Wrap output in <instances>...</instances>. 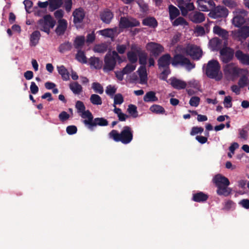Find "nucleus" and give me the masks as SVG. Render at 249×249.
Here are the masks:
<instances>
[{
	"instance_id": "49530a36",
	"label": "nucleus",
	"mask_w": 249,
	"mask_h": 249,
	"mask_svg": "<svg viewBox=\"0 0 249 249\" xmlns=\"http://www.w3.org/2000/svg\"><path fill=\"white\" fill-rule=\"evenodd\" d=\"M249 83V79L247 76L245 75H243L240 78L238 85L241 88H243L248 85Z\"/></svg>"
},
{
	"instance_id": "a18cd8bd",
	"label": "nucleus",
	"mask_w": 249,
	"mask_h": 249,
	"mask_svg": "<svg viewBox=\"0 0 249 249\" xmlns=\"http://www.w3.org/2000/svg\"><path fill=\"white\" fill-rule=\"evenodd\" d=\"M107 45L106 43L96 45L93 49L95 52L104 53L107 51Z\"/></svg>"
},
{
	"instance_id": "393cba45",
	"label": "nucleus",
	"mask_w": 249,
	"mask_h": 249,
	"mask_svg": "<svg viewBox=\"0 0 249 249\" xmlns=\"http://www.w3.org/2000/svg\"><path fill=\"white\" fill-rule=\"evenodd\" d=\"M108 124V121L104 118H95L94 119L92 124L90 126V130H93L94 127L97 125L104 126H107Z\"/></svg>"
},
{
	"instance_id": "2f4dec72",
	"label": "nucleus",
	"mask_w": 249,
	"mask_h": 249,
	"mask_svg": "<svg viewBox=\"0 0 249 249\" xmlns=\"http://www.w3.org/2000/svg\"><path fill=\"white\" fill-rule=\"evenodd\" d=\"M40 36V33L38 31H35L33 32L30 36V46H36L38 43Z\"/></svg>"
},
{
	"instance_id": "bf43d9fd",
	"label": "nucleus",
	"mask_w": 249,
	"mask_h": 249,
	"mask_svg": "<svg viewBox=\"0 0 249 249\" xmlns=\"http://www.w3.org/2000/svg\"><path fill=\"white\" fill-rule=\"evenodd\" d=\"M75 107L77 110L78 113H81L85 110L86 107L84 103L81 101H77L75 104Z\"/></svg>"
},
{
	"instance_id": "72a5a7b5",
	"label": "nucleus",
	"mask_w": 249,
	"mask_h": 249,
	"mask_svg": "<svg viewBox=\"0 0 249 249\" xmlns=\"http://www.w3.org/2000/svg\"><path fill=\"white\" fill-rule=\"evenodd\" d=\"M49 2V10L53 12L57 9L63 4V0H48Z\"/></svg>"
},
{
	"instance_id": "f3484780",
	"label": "nucleus",
	"mask_w": 249,
	"mask_h": 249,
	"mask_svg": "<svg viewBox=\"0 0 249 249\" xmlns=\"http://www.w3.org/2000/svg\"><path fill=\"white\" fill-rule=\"evenodd\" d=\"M171 57L170 54L166 53L160 56L158 60V65L159 69L169 68L171 63Z\"/></svg>"
},
{
	"instance_id": "9b49d317",
	"label": "nucleus",
	"mask_w": 249,
	"mask_h": 249,
	"mask_svg": "<svg viewBox=\"0 0 249 249\" xmlns=\"http://www.w3.org/2000/svg\"><path fill=\"white\" fill-rule=\"evenodd\" d=\"M191 0H177L178 6L180 9L181 14L183 16L187 15L188 11H191L195 9V6Z\"/></svg>"
},
{
	"instance_id": "8fccbe9b",
	"label": "nucleus",
	"mask_w": 249,
	"mask_h": 249,
	"mask_svg": "<svg viewBox=\"0 0 249 249\" xmlns=\"http://www.w3.org/2000/svg\"><path fill=\"white\" fill-rule=\"evenodd\" d=\"M92 88L96 93L102 94L104 92L102 86L98 82H94L92 84Z\"/></svg>"
},
{
	"instance_id": "79ce46f5",
	"label": "nucleus",
	"mask_w": 249,
	"mask_h": 249,
	"mask_svg": "<svg viewBox=\"0 0 249 249\" xmlns=\"http://www.w3.org/2000/svg\"><path fill=\"white\" fill-rule=\"evenodd\" d=\"M209 43L212 49L216 50L220 48L222 43V40L218 38L215 37L210 40Z\"/></svg>"
},
{
	"instance_id": "4d7b16f0",
	"label": "nucleus",
	"mask_w": 249,
	"mask_h": 249,
	"mask_svg": "<svg viewBox=\"0 0 249 249\" xmlns=\"http://www.w3.org/2000/svg\"><path fill=\"white\" fill-rule=\"evenodd\" d=\"M164 70L161 72L160 75V79L164 81H166L168 75L170 73L169 68H164Z\"/></svg>"
},
{
	"instance_id": "e433bc0d",
	"label": "nucleus",
	"mask_w": 249,
	"mask_h": 249,
	"mask_svg": "<svg viewBox=\"0 0 249 249\" xmlns=\"http://www.w3.org/2000/svg\"><path fill=\"white\" fill-rule=\"evenodd\" d=\"M170 18L171 20L175 19L180 14L178 9L173 5L169 6Z\"/></svg>"
},
{
	"instance_id": "c9c22d12",
	"label": "nucleus",
	"mask_w": 249,
	"mask_h": 249,
	"mask_svg": "<svg viewBox=\"0 0 249 249\" xmlns=\"http://www.w3.org/2000/svg\"><path fill=\"white\" fill-rule=\"evenodd\" d=\"M72 48V45L71 43L69 41H66L59 45L58 50L60 53H63L66 52L71 51Z\"/></svg>"
},
{
	"instance_id": "774afa93",
	"label": "nucleus",
	"mask_w": 249,
	"mask_h": 249,
	"mask_svg": "<svg viewBox=\"0 0 249 249\" xmlns=\"http://www.w3.org/2000/svg\"><path fill=\"white\" fill-rule=\"evenodd\" d=\"M39 90L38 87L36 86L34 82H32L30 86L31 92L33 94H36Z\"/></svg>"
},
{
	"instance_id": "ea45409f",
	"label": "nucleus",
	"mask_w": 249,
	"mask_h": 249,
	"mask_svg": "<svg viewBox=\"0 0 249 249\" xmlns=\"http://www.w3.org/2000/svg\"><path fill=\"white\" fill-rule=\"evenodd\" d=\"M75 59L79 62L82 64L87 63V58L85 55L84 52L81 50H77V53L75 55Z\"/></svg>"
},
{
	"instance_id": "680f3d73",
	"label": "nucleus",
	"mask_w": 249,
	"mask_h": 249,
	"mask_svg": "<svg viewBox=\"0 0 249 249\" xmlns=\"http://www.w3.org/2000/svg\"><path fill=\"white\" fill-rule=\"evenodd\" d=\"M232 98L230 96H226L224 100V107L226 108H230L232 107Z\"/></svg>"
},
{
	"instance_id": "f8f14e48",
	"label": "nucleus",
	"mask_w": 249,
	"mask_h": 249,
	"mask_svg": "<svg viewBox=\"0 0 249 249\" xmlns=\"http://www.w3.org/2000/svg\"><path fill=\"white\" fill-rule=\"evenodd\" d=\"M228 15V10L223 6L214 7L210 11L209 15L213 18H225Z\"/></svg>"
},
{
	"instance_id": "09e8293b",
	"label": "nucleus",
	"mask_w": 249,
	"mask_h": 249,
	"mask_svg": "<svg viewBox=\"0 0 249 249\" xmlns=\"http://www.w3.org/2000/svg\"><path fill=\"white\" fill-rule=\"evenodd\" d=\"M131 63L127 64L122 70L124 73L127 74L134 71L136 67L135 65Z\"/></svg>"
},
{
	"instance_id": "0eeeda50",
	"label": "nucleus",
	"mask_w": 249,
	"mask_h": 249,
	"mask_svg": "<svg viewBox=\"0 0 249 249\" xmlns=\"http://www.w3.org/2000/svg\"><path fill=\"white\" fill-rule=\"evenodd\" d=\"M224 72L226 77L229 79L234 80L239 76L241 69L233 63L227 64L224 67Z\"/></svg>"
},
{
	"instance_id": "a19ab883",
	"label": "nucleus",
	"mask_w": 249,
	"mask_h": 249,
	"mask_svg": "<svg viewBox=\"0 0 249 249\" xmlns=\"http://www.w3.org/2000/svg\"><path fill=\"white\" fill-rule=\"evenodd\" d=\"M242 15L238 14L235 16L232 19V23L236 27H239L241 26L245 22V19Z\"/></svg>"
},
{
	"instance_id": "ddd939ff",
	"label": "nucleus",
	"mask_w": 249,
	"mask_h": 249,
	"mask_svg": "<svg viewBox=\"0 0 249 249\" xmlns=\"http://www.w3.org/2000/svg\"><path fill=\"white\" fill-rule=\"evenodd\" d=\"M234 50L230 47H223L220 51V58L222 61L227 64L230 62L234 56Z\"/></svg>"
},
{
	"instance_id": "c756f323",
	"label": "nucleus",
	"mask_w": 249,
	"mask_h": 249,
	"mask_svg": "<svg viewBox=\"0 0 249 249\" xmlns=\"http://www.w3.org/2000/svg\"><path fill=\"white\" fill-rule=\"evenodd\" d=\"M191 20L195 23H201L205 20L204 14L201 12L196 11L191 17Z\"/></svg>"
},
{
	"instance_id": "423d86ee",
	"label": "nucleus",
	"mask_w": 249,
	"mask_h": 249,
	"mask_svg": "<svg viewBox=\"0 0 249 249\" xmlns=\"http://www.w3.org/2000/svg\"><path fill=\"white\" fill-rule=\"evenodd\" d=\"M220 65L217 60L212 59L210 60L207 65L205 73L210 78H215L219 72Z\"/></svg>"
},
{
	"instance_id": "412c9836",
	"label": "nucleus",
	"mask_w": 249,
	"mask_h": 249,
	"mask_svg": "<svg viewBox=\"0 0 249 249\" xmlns=\"http://www.w3.org/2000/svg\"><path fill=\"white\" fill-rule=\"evenodd\" d=\"M171 85L175 89L180 90L184 89L187 86L185 81L177 79L175 77H172L170 79Z\"/></svg>"
},
{
	"instance_id": "69168bd1",
	"label": "nucleus",
	"mask_w": 249,
	"mask_h": 249,
	"mask_svg": "<svg viewBox=\"0 0 249 249\" xmlns=\"http://www.w3.org/2000/svg\"><path fill=\"white\" fill-rule=\"evenodd\" d=\"M126 50V45L124 44L117 45L116 46V50L117 53L120 54H124Z\"/></svg>"
},
{
	"instance_id": "4468645a",
	"label": "nucleus",
	"mask_w": 249,
	"mask_h": 249,
	"mask_svg": "<svg viewBox=\"0 0 249 249\" xmlns=\"http://www.w3.org/2000/svg\"><path fill=\"white\" fill-rule=\"evenodd\" d=\"M146 48L156 57L164 51V48L161 45L154 42L148 43L146 44Z\"/></svg>"
},
{
	"instance_id": "cd10ccee",
	"label": "nucleus",
	"mask_w": 249,
	"mask_h": 249,
	"mask_svg": "<svg viewBox=\"0 0 249 249\" xmlns=\"http://www.w3.org/2000/svg\"><path fill=\"white\" fill-rule=\"evenodd\" d=\"M86 42L85 37L83 36H77L73 41L74 47L79 50H81Z\"/></svg>"
},
{
	"instance_id": "e2e57ef3",
	"label": "nucleus",
	"mask_w": 249,
	"mask_h": 249,
	"mask_svg": "<svg viewBox=\"0 0 249 249\" xmlns=\"http://www.w3.org/2000/svg\"><path fill=\"white\" fill-rule=\"evenodd\" d=\"M77 131V127L75 125H69L66 128V132L69 135L75 134Z\"/></svg>"
},
{
	"instance_id": "58836bf2",
	"label": "nucleus",
	"mask_w": 249,
	"mask_h": 249,
	"mask_svg": "<svg viewBox=\"0 0 249 249\" xmlns=\"http://www.w3.org/2000/svg\"><path fill=\"white\" fill-rule=\"evenodd\" d=\"M89 63L91 67L96 69H99L102 67V62L98 57H91L89 59Z\"/></svg>"
},
{
	"instance_id": "6ab92c4d",
	"label": "nucleus",
	"mask_w": 249,
	"mask_h": 249,
	"mask_svg": "<svg viewBox=\"0 0 249 249\" xmlns=\"http://www.w3.org/2000/svg\"><path fill=\"white\" fill-rule=\"evenodd\" d=\"M81 113L82 118L87 119L83 121V123L85 124V125L87 126L88 128L89 129L94 120L93 116L91 112L89 110H84V111L82 112Z\"/></svg>"
},
{
	"instance_id": "473e14b6",
	"label": "nucleus",
	"mask_w": 249,
	"mask_h": 249,
	"mask_svg": "<svg viewBox=\"0 0 249 249\" xmlns=\"http://www.w3.org/2000/svg\"><path fill=\"white\" fill-rule=\"evenodd\" d=\"M58 72L61 75L64 81H68L70 79V73L68 70L63 65L57 67Z\"/></svg>"
},
{
	"instance_id": "1a4fd4ad",
	"label": "nucleus",
	"mask_w": 249,
	"mask_h": 249,
	"mask_svg": "<svg viewBox=\"0 0 249 249\" xmlns=\"http://www.w3.org/2000/svg\"><path fill=\"white\" fill-rule=\"evenodd\" d=\"M173 65H180L185 66L186 68L190 71L195 67V64L191 62L190 60L181 54H176L172 62Z\"/></svg>"
},
{
	"instance_id": "2eb2a0df",
	"label": "nucleus",
	"mask_w": 249,
	"mask_h": 249,
	"mask_svg": "<svg viewBox=\"0 0 249 249\" xmlns=\"http://www.w3.org/2000/svg\"><path fill=\"white\" fill-rule=\"evenodd\" d=\"M99 16L102 22L107 24H110L114 18L113 12L108 8H106L101 11Z\"/></svg>"
},
{
	"instance_id": "dca6fc26",
	"label": "nucleus",
	"mask_w": 249,
	"mask_h": 249,
	"mask_svg": "<svg viewBox=\"0 0 249 249\" xmlns=\"http://www.w3.org/2000/svg\"><path fill=\"white\" fill-rule=\"evenodd\" d=\"M145 61L143 64H140L141 66L139 68L137 71L140 79V83L142 84L146 83L147 81V74L146 69L147 59H146Z\"/></svg>"
},
{
	"instance_id": "9d476101",
	"label": "nucleus",
	"mask_w": 249,
	"mask_h": 249,
	"mask_svg": "<svg viewBox=\"0 0 249 249\" xmlns=\"http://www.w3.org/2000/svg\"><path fill=\"white\" fill-rule=\"evenodd\" d=\"M140 25V22L136 18H131L129 19L125 17H121L119 23V28L121 29H126L139 26Z\"/></svg>"
},
{
	"instance_id": "4c0bfd02",
	"label": "nucleus",
	"mask_w": 249,
	"mask_h": 249,
	"mask_svg": "<svg viewBox=\"0 0 249 249\" xmlns=\"http://www.w3.org/2000/svg\"><path fill=\"white\" fill-rule=\"evenodd\" d=\"M149 110L152 112L157 114H164L166 112L165 109L162 106L156 104L151 106Z\"/></svg>"
},
{
	"instance_id": "c85d7f7f",
	"label": "nucleus",
	"mask_w": 249,
	"mask_h": 249,
	"mask_svg": "<svg viewBox=\"0 0 249 249\" xmlns=\"http://www.w3.org/2000/svg\"><path fill=\"white\" fill-rule=\"evenodd\" d=\"M69 88L73 94H80L83 91V88L77 82H73L69 84Z\"/></svg>"
},
{
	"instance_id": "5701e85b",
	"label": "nucleus",
	"mask_w": 249,
	"mask_h": 249,
	"mask_svg": "<svg viewBox=\"0 0 249 249\" xmlns=\"http://www.w3.org/2000/svg\"><path fill=\"white\" fill-rule=\"evenodd\" d=\"M72 15L73 16V22L75 24L81 23L85 17V13L81 8L75 10Z\"/></svg>"
},
{
	"instance_id": "7ed1b4c3",
	"label": "nucleus",
	"mask_w": 249,
	"mask_h": 249,
	"mask_svg": "<svg viewBox=\"0 0 249 249\" xmlns=\"http://www.w3.org/2000/svg\"><path fill=\"white\" fill-rule=\"evenodd\" d=\"M213 181L217 188L216 193L218 195L227 196L231 193V189L228 187L230 182L227 178L221 174H217Z\"/></svg>"
},
{
	"instance_id": "f257e3e1",
	"label": "nucleus",
	"mask_w": 249,
	"mask_h": 249,
	"mask_svg": "<svg viewBox=\"0 0 249 249\" xmlns=\"http://www.w3.org/2000/svg\"><path fill=\"white\" fill-rule=\"evenodd\" d=\"M108 135L109 138L115 142H121L124 144H127L133 140V131L130 126L125 125L120 132L117 130L113 129Z\"/></svg>"
},
{
	"instance_id": "13d9d810",
	"label": "nucleus",
	"mask_w": 249,
	"mask_h": 249,
	"mask_svg": "<svg viewBox=\"0 0 249 249\" xmlns=\"http://www.w3.org/2000/svg\"><path fill=\"white\" fill-rule=\"evenodd\" d=\"M70 117L69 114L65 111H62L58 115L59 120L61 122H65Z\"/></svg>"
},
{
	"instance_id": "052dcab7",
	"label": "nucleus",
	"mask_w": 249,
	"mask_h": 249,
	"mask_svg": "<svg viewBox=\"0 0 249 249\" xmlns=\"http://www.w3.org/2000/svg\"><path fill=\"white\" fill-rule=\"evenodd\" d=\"M63 4L67 12L71 11L72 7V0H63Z\"/></svg>"
},
{
	"instance_id": "5fc2aeb1",
	"label": "nucleus",
	"mask_w": 249,
	"mask_h": 249,
	"mask_svg": "<svg viewBox=\"0 0 249 249\" xmlns=\"http://www.w3.org/2000/svg\"><path fill=\"white\" fill-rule=\"evenodd\" d=\"M200 99L197 96H193L189 101L190 106L192 107H197L200 103Z\"/></svg>"
},
{
	"instance_id": "3c124183",
	"label": "nucleus",
	"mask_w": 249,
	"mask_h": 249,
	"mask_svg": "<svg viewBox=\"0 0 249 249\" xmlns=\"http://www.w3.org/2000/svg\"><path fill=\"white\" fill-rule=\"evenodd\" d=\"M127 111L134 118L138 116L137 108L135 105H129L127 108Z\"/></svg>"
},
{
	"instance_id": "0e129e2a",
	"label": "nucleus",
	"mask_w": 249,
	"mask_h": 249,
	"mask_svg": "<svg viewBox=\"0 0 249 249\" xmlns=\"http://www.w3.org/2000/svg\"><path fill=\"white\" fill-rule=\"evenodd\" d=\"M116 91V89H115L114 87H112L111 85L108 86L106 90V93L109 95L111 97L113 96Z\"/></svg>"
},
{
	"instance_id": "20e7f679",
	"label": "nucleus",
	"mask_w": 249,
	"mask_h": 249,
	"mask_svg": "<svg viewBox=\"0 0 249 249\" xmlns=\"http://www.w3.org/2000/svg\"><path fill=\"white\" fill-rule=\"evenodd\" d=\"M121 58L118 53L115 51H112V54L107 53L105 56V65L103 70L105 72L113 71L116 64V60H120Z\"/></svg>"
},
{
	"instance_id": "aec40b11",
	"label": "nucleus",
	"mask_w": 249,
	"mask_h": 249,
	"mask_svg": "<svg viewBox=\"0 0 249 249\" xmlns=\"http://www.w3.org/2000/svg\"><path fill=\"white\" fill-rule=\"evenodd\" d=\"M81 113L82 118L87 119L83 121V123L85 124V125L87 126L88 128L89 129L94 120L93 116L91 112L89 110H84V111L82 112Z\"/></svg>"
},
{
	"instance_id": "f704fd0d",
	"label": "nucleus",
	"mask_w": 249,
	"mask_h": 249,
	"mask_svg": "<svg viewBox=\"0 0 249 249\" xmlns=\"http://www.w3.org/2000/svg\"><path fill=\"white\" fill-rule=\"evenodd\" d=\"M158 100V98L156 96V93L153 91L147 92L143 97V101L145 102H154Z\"/></svg>"
},
{
	"instance_id": "f03ea898",
	"label": "nucleus",
	"mask_w": 249,
	"mask_h": 249,
	"mask_svg": "<svg viewBox=\"0 0 249 249\" xmlns=\"http://www.w3.org/2000/svg\"><path fill=\"white\" fill-rule=\"evenodd\" d=\"M130 48V51L127 53V58L129 62L135 64L139 60L140 64H143L145 59L148 58V53L140 46L136 44H131Z\"/></svg>"
},
{
	"instance_id": "c03bdc74",
	"label": "nucleus",
	"mask_w": 249,
	"mask_h": 249,
	"mask_svg": "<svg viewBox=\"0 0 249 249\" xmlns=\"http://www.w3.org/2000/svg\"><path fill=\"white\" fill-rule=\"evenodd\" d=\"M89 100L90 102L94 105H101L102 104L101 97L96 94H91Z\"/></svg>"
},
{
	"instance_id": "a211bd4d",
	"label": "nucleus",
	"mask_w": 249,
	"mask_h": 249,
	"mask_svg": "<svg viewBox=\"0 0 249 249\" xmlns=\"http://www.w3.org/2000/svg\"><path fill=\"white\" fill-rule=\"evenodd\" d=\"M67 25L68 23L66 19H59L57 26L55 30L56 34L59 36L63 35L67 30Z\"/></svg>"
},
{
	"instance_id": "7c9ffc66",
	"label": "nucleus",
	"mask_w": 249,
	"mask_h": 249,
	"mask_svg": "<svg viewBox=\"0 0 249 249\" xmlns=\"http://www.w3.org/2000/svg\"><path fill=\"white\" fill-rule=\"evenodd\" d=\"M213 32L214 34L217 35L224 39L227 38L228 36V32L226 30L222 29L217 25H215L213 27Z\"/></svg>"
},
{
	"instance_id": "6e6d98bb",
	"label": "nucleus",
	"mask_w": 249,
	"mask_h": 249,
	"mask_svg": "<svg viewBox=\"0 0 249 249\" xmlns=\"http://www.w3.org/2000/svg\"><path fill=\"white\" fill-rule=\"evenodd\" d=\"M204 131V129L202 127L194 126L192 128L190 132V135L194 136L197 134H201Z\"/></svg>"
},
{
	"instance_id": "a878e982",
	"label": "nucleus",
	"mask_w": 249,
	"mask_h": 249,
	"mask_svg": "<svg viewBox=\"0 0 249 249\" xmlns=\"http://www.w3.org/2000/svg\"><path fill=\"white\" fill-rule=\"evenodd\" d=\"M142 24L144 26L153 28H156L158 24L156 18L153 17H148L144 18L142 21Z\"/></svg>"
},
{
	"instance_id": "b1692460",
	"label": "nucleus",
	"mask_w": 249,
	"mask_h": 249,
	"mask_svg": "<svg viewBox=\"0 0 249 249\" xmlns=\"http://www.w3.org/2000/svg\"><path fill=\"white\" fill-rule=\"evenodd\" d=\"M208 196L202 192H199L194 194L192 200L196 202H203L208 199Z\"/></svg>"
},
{
	"instance_id": "6e6552de",
	"label": "nucleus",
	"mask_w": 249,
	"mask_h": 249,
	"mask_svg": "<svg viewBox=\"0 0 249 249\" xmlns=\"http://www.w3.org/2000/svg\"><path fill=\"white\" fill-rule=\"evenodd\" d=\"M184 52L187 55H189L194 60H199L202 55L201 49L196 45L188 44L184 49Z\"/></svg>"
},
{
	"instance_id": "603ef678",
	"label": "nucleus",
	"mask_w": 249,
	"mask_h": 249,
	"mask_svg": "<svg viewBox=\"0 0 249 249\" xmlns=\"http://www.w3.org/2000/svg\"><path fill=\"white\" fill-rule=\"evenodd\" d=\"M183 25H187L188 23L183 18L180 17L176 18L173 22V25L174 26Z\"/></svg>"
},
{
	"instance_id": "39448f33",
	"label": "nucleus",
	"mask_w": 249,
	"mask_h": 249,
	"mask_svg": "<svg viewBox=\"0 0 249 249\" xmlns=\"http://www.w3.org/2000/svg\"><path fill=\"white\" fill-rule=\"evenodd\" d=\"M37 24L38 29L49 34L50 29L53 28L55 24V21L50 15H46L38 21Z\"/></svg>"
},
{
	"instance_id": "338daca9",
	"label": "nucleus",
	"mask_w": 249,
	"mask_h": 249,
	"mask_svg": "<svg viewBox=\"0 0 249 249\" xmlns=\"http://www.w3.org/2000/svg\"><path fill=\"white\" fill-rule=\"evenodd\" d=\"M239 205L246 209H249V199H243L239 203Z\"/></svg>"
},
{
	"instance_id": "37998d69",
	"label": "nucleus",
	"mask_w": 249,
	"mask_h": 249,
	"mask_svg": "<svg viewBox=\"0 0 249 249\" xmlns=\"http://www.w3.org/2000/svg\"><path fill=\"white\" fill-rule=\"evenodd\" d=\"M235 203L231 200H228L223 204L222 209L225 211L233 210L235 208Z\"/></svg>"
},
{
	"instance_id": "de8ad7c7",
	"label": "nucleus",
	"mask_w": 249,
	"mask_h": 249,
	"mask_svg": "<svg viewBox=\"0 0 249 249\" xmlns=\"http://www.w3.org/2000/svg\"><path fill=\"white\" fill-rule=\"evenodd\" d=\"M140 8V11L142 13H146L149 10L148 4L144 2L143 0H139L136 1Z\"/></svg>"
},
{
	"instance_id": "bb28decb",
	"label": "nucleus",
	"mask_w": 249,
	"mask_h": 249,
	"mask_svg": "<svg viewBox=\"0 0 249 249\" xmlns=\"http://www.w3.org/2000/svg\"><path fill=\"white\" fill-rule=\"evenodd\" d=\"M237 36L240 39H246L249 36V26H244L240 28L237 33Z\"/></svg>"
},
{
	"instance_id": "4be33fe9",
	"label": "nucleus",
	"mask_w": 249,
	"mask_h": 249,
	"mask_svg": "<svg viewBox=\"0 0 249 249\" xmlns=\"http://www.w3.org/2000/svg\"><path fill=\"white\" fill-rule=\"evenodd\" d=\"M118 27H115L113 28H107L100 31L101 34L105 37H109L113 39L115 36L119 33L118 32Z\"/></svg>"
},
{
	"instance_id": "864d4df0",
	"label": "nucleus",
	"mask_w": 249,
	"mask_h": 249,
	"mask_svg": "<svg viewBox=\"0 0 249 249\" xmlns=\"http://www.w3.org/2000/svg\"><path fill=\"white\" fill-rule=\"evenodd\" d=\"M124 98L123 95L120 93H118L115 95L114 97V104L113 106L116 105H121L124 102Z\"/></svg>"
}]
</instances>
